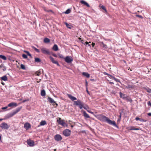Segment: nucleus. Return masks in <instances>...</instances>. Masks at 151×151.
<instances>
[{"instance_id":"obj_64","label":"nucleus","mask_w":151,"mask_h":151,"mask_svg":"<svg viewBox=\"0 0 151 151\" xmlns=\"http://www.w3.org/2000/svg\"><path fill=\"white\" fill-rule=\"evenodd\" d=\"M71 127L72 128H73V125H71Z\"/></svg>"},{"instance_id":"obj_43","label":"nucleus","mask_w":151,"mask_h":151,"mask_svg":"<svg viewBox=\"0 0 151 151\" xmlns=\"http://www.w3.org/2000/svg\"><path fill=\"white\" fill-rule=\"evenodd\" d=\"M59 57L60 58H62V59H64L65 58L64 57V56L62 54H60L59 55Z\"/></svg>"},{"instance_id":"obj_3","label":"nucleus","mask_w":151,"mask_h":151,"mask_svg":"<svg viewBox=\"0 0 151 151\" xmlns=\"http://www.w3.org/2000/svg\"><path fill=\"white\" fill-rule=\"evenodd\" d=\"M101 119L103 121L106 122L112 125L115 126H117L114 121L110 120L109 118L105 116L102 115V116Z\"/></svg>"},{"instance_id":"obj_1","label":"nucleus","mask_w":151,"mask_h":151,"mask_svg":"<svg viewBox=\"0 0 151 151\" xmlns=\"http://www.w3.org/2000/svg\"><path fill=\"white\" fill-rule=\"evenodd\" d=\"M74 105L78 106L80 109H82L83 108L88 112L92 114H94L93 112L90 110H88L89 109V108L87 104H84L83 102H81V100L79 99L78 100L76 101H74Z\"/></svg>"},{"instance_id":"obj_27","label":"nucleus","mask_w":151,"mask_h":151,"mask_svg":"<svg viewBox=\"0 0 151 151\" xmlns=\"http://www.w3.org/2000/svg\"><path fill=\"white\" fill-rule=\"evenodd\" d=\"M21 109V108H18L16 109V110L14 111L13 113L15 114L17 113L19 111L20 109Z\"/></svg>"},{"instance_id":"obj_15","label":"nucleus","mask_w":151,"mask_h":151,"mask_svg":"<svg viewBox=\"0 0 151 151\" xmlns=\"http://www.w3.org/2000/svg\"><path fill=\"white\" fill-rule=\"evenodd\" d=\"M127 129L128 130H139V129L138 128H136L134 126H131L129 127H128L127 128Z\"/></svg>"},{"instance_id":"obj_24","label":"nucleus","mask_w":151,"mask_h":151,"mask_svg":"<svg viewBox=\"0 0 151 151\" xmlns=\"http://www.w3.org/2000/svg\"><path fill=\"white\" fill-rule=\"evenodd\" d=\"M46 122L45 121H42L40 123V126L44 125L46 124Z\"/></svg>"},{"instance_id":"obj_30","label":"nucleus","mask_w":151,"mask_h":151,"mask_svg":"<svg viewBox=\"0 0 151 151\" xmlns=\"http://www.w3.org/2000/svg\"><path fill=\"white\" fill-rule=\"evenodd\" d=\"M101 45H102V46L103 48H107V46L103 42H101Z\"/></svg>"},{"instance_id":"obj_47","label":"nucleus","mask_w":151,"mask_h":151,"mask_svg":"<svg viewBox=\"0 0 151 151\" xmlns=\"http://www.w3.org/2000/svg\"><path fill=\"white\" fill-rule=\"evenodd\" d=\"M147 104L148 106H151V103L150 101H148L147 102Z\"/></svg>"},{"instance_id":"obj_39","label":"nucleus","mask_w":151,"mask_h":151,"mask_svg":"<svg viewBox=\"0 0 151 151\" xmlns=\"http://www.w3.org/2000/svg\"><path fill=\"white\" fill-rule=\"evenodd\" d=\"M71 12V10L69 9H68L65 12V14H68Z\"/></svg>"},{"instance_id":"obj_38","label":"nucleus","mask_w":151,"mask_h":151,"mask_svg":"<svg viewBox=\"0 0 151 151\" xmlns=\"http://www.w3.org/2000/svg\"><path fill=\"white\" fill-rule=\"evenodd\" d=\"M14 115V114L13 112L12 113L9 114H8V118H10L13 116Z\"/></svg>"},{"instance_id":"obj_46","label":"nucleus","mask_w":151,"mask_h":151,"mask_svg":"<svg viewBox=\"0 0 151 151\" xmlns=\"http://www.w3.org/2000/svg\"><path fill=\"white\" fill-rule=\"evenodd\" d=\"M146 91L148 92L149 93H151V89H147Z\"/></svg>"},{"instance_id":"obj_23","label":"nucleus","mask_w":151,"mask_h":151,"mask_svg":"<svg viewBox=\"0 0 151 151\" xmlns=\"http://www.w3.org/2000/svg\"><path fill=\"white\" fill-rule=\"evenodd\" d=\"M52 49L54 50L55 51L58 50V46L56 45H55L53 46L52 47Z\"/></svg>"},{"instance_id":"obj_48","label":"nucleus","mask_w":151,"mask_h":151,"mask_svg":"<svg viewBox=\"0 0 151 151\" xmlns=\"http://www.w3.org/2000/svg\"><path fill=\"white\" fill-rule=\"evenodd\" d=\"M8 107L7 106H5V107H2V109H7Z\"/></svg>"},{"instance_id":"obj_9","label":"nucleus","mask_w":151,"mask_h":151,"mask_svg":"<svg viewBox=\"0 0 151 151\" xmlns=\"http://www.w3.org/2000/svg\"><path fill=\"white\" fill-rule=\"evenodd\" d=\"M27 144L30 147H33L35 145L34 141L31 139H28L27 141Z\"/></svg>"},{"instance_id":"obj_40","label":"nucleus","mask_w":151,"mask_h":151,"mask_svg":"<svg viewBox=\"0 0 151 151\" xmlns=\"http://www.w3.org/2000/svg\"><path fill=\"white\" fill-rule=\"evenodd\" d=\"M24 52L26 53L27 55L29 56L31 58L32 55H31L30 53L29 52L27 51H25Z\"/></svg>"},{"instance_id":"obj_56","label":"nucleus","mask_w":151,"mask_h":151,"mask_svg":"<svg viewBox=\"0 0 151 151\" xmlns=\"http://www.w3.org/2000/svg\"><path fill=\"white\" fill-rule=\"evenodd\" d=\"M44 10L45 11H46V12H47V11H48V10H47V9H46V8H44Z\"/></svg>"},{"instance_id":"obj_51","label":"nucleus","mask_w":151,"mask_h":151,"mask_svg":"<svg viewBox=\"0 0 151 151\" xmlns=\"http://www.w3.org/2000/svg\"><path fill=\"white\" fill-rule=\"evenodd\" d=\"M107 76L109 77H111L112 78V77H113L111 75H110L109 74H108V75H107Z\"/></svg>"},{"instance_id":"obj_13","label":"nucleus","mask_w":151,"mask_h":151,"mask_svg":"<svg viewBox=\"0 0 151 151\" xmlns=\"http://www.w3.org/2000/svg\"><path fill=\"white\" fill-rule=\"evenodd\" d=\"M49 58L50 60L53 63L56 64L58 66H60V65L58 62L55 60L51 56H50Z\"/></svg>"},{"instance_id":"obj_25","label":"nucleus","mask_w":151,"mask_h":151,"mask_svg":"<svg viewBox=\"0 0 151 151\" xmlns=\"http://www.w3.org/2000/svg\"><path fill=\"white\" fill-rule=\"evenodd\" d=\"M50 40L47 38H45L44 39V42L45 43H47L50 42Z\"/></svg>"},{"instance_id":"obj_26","label":"nucleus","mask_w":151,"mask_h":151,"mask_svg":"<svg viewBox=\"0 0 151 151\" xmlns=\"http://www.w3.org/2000/svg\"><path fill=\"white\" fill-rule=\"evenodd\" d=\"M133 88V86L132 85L128 84L126 86V88L127 89L132 88Z\"/></svg>"},{"instance_id":"obj_53","label":"nucleus","mask_w":151,"mask_h":151,"mask_svg":"<svg viewBox=\"0 0 151 151\" xmlns=\"http://www.w3.org/2000/svg\"><path fill=\"white\" fill-rule=\"evenodd\" d=\"M47 12H53L51 10H48L47 11Z\"/></svg>"},{"instance_id":"obj_50","label":"nucleus","mask_w":151,"mask_h":151,"mask_svg":"<svg viewBox=\"0 0 151 151\" xmlns=\"http://www.w3.org/2000/svg\"><path fill=\"white\" fill-rule=\"evenodd\" d=\"M52 55H53V56H54V57H57V55H56V54H54H54H52Z\"/></svg>"},{"instance_id":"obj_54","label":"nucleus","mask_w":151,"mask_h":151,"mask_svg":"<svg viewBox=\"0 0 151 151\" xmlns=\"http://www.w3.org/2000/svg\"><path fill=\"white\" fill-rule=\"evenodd\" d=\"M86 86L88 85V82L86 80Z\"/></svg>"},{"instance_id":"obj_19","label":"nucleus","mask_w":151,"mask_h":151,"mask_svg":"<svg viewBox=\"0 0 151 151\" xmlns=\"http://www.w3.org/2000/svg\"><path fill=\"white\" fill-rule=\"evenodd\" d=\"M81 3L82 4H83L86 6L88 7H89L90 5L89 4L84 0H81L80 1Z\"/></svg>"},{"instance_id":"obj_2","label":"nucleus","mask_w":151,"mask_h":151,"mask_svg":"<svg viewBox=\"0 0 151 151\" xmlns=\"http://www.w3.org/2000/svg\"><path fill=\"white\" fill-rule=\"evenodd\" d=\"M74 105L78 106L80 109H82L83 108L88 112L92 114H94L93 112L90 110H88L89 109V108L87 104H84L83 102H81V100L79 99L78 100L76 101H74Z\"/></svg>"},{"instance_id":"obj_37","label":"nucleus","mask_w":151,"mask_h":151,"mask_svg":"<svg viewBox=\"0 0 151 151\" xmlns=\"http://www.w3.org/2000/svg\"><path fill=\"white\" fill-rule=\"evenodd\" d=\"M112 78L116 81L120 82V81L119 79L115 78L114 77H112Z\"/></svg>"},{"instance_id":"obj_6","label":"nucleus","mask_w":151,"mask_h":151,"mask_svg":"<svg viewBox=\"0 0 151 151\" xmlns=\"http://www.w3.org/2000/svg\"><path fill=\"white\" fill-rule=\"evenodd\" d=\"M41 50L42 52L44 54H50V52L49 50L46 48L44 47H41Z\"/></svg>"},{"instance_id":"obj_18","label":"nucleus","mask_w":151,"mask_h":151,"mask_svg":"<svg viewBox=\"0 0 151 151\" xmlns=\"http://www.w3.org/2000/svg\"><path fill=\"white\" fill-rule=\"evenodd\" d=\"M119 94L120 97L124 99H125L127 97V96L125 94H123L121 92H120L119 93Z\"/></svg>"},{"instance_id":"obj_10","label":"nucleus","mask_w":151,"mask_h":151,"mask_svg":"<svg viewBox=\"0 0 151 151\" xmlns=\"http://www.w3.org/2000/svg\"><path fill=\"white\" fill-rule=\"evenodd\" d=\"M47 101L49 102L50 104L55 103V105L58 106V104L52 98L50 97H48L47 99Z\"/></svg>"},{"instance_id":"obj_7","label":"nucleus","mask_w":151,"mask_h":151,"mask_svg":"<svg viewBox=\"0 0 151 151\" xmlns=\"http://www.w3.org/2000/svg\"><path fill=\"white\" fill-rule=\"evenodd\" d=\"M0 127H1L2 129H8L9 127L7 124L5 122L2 123L0 125Z\"/></svg>"},{"instance_id":"obj_45","label":"nucleus","mask_w":151,"mask_h":151,"mask_svg":"<svg viewBox=\"0 0 151 151\" xmlns=\"http://www.w3.org/2000/svg\"><path fill=\"white\" fill-rule=\"evenodd\" d=\"M52 105L55 107V108H56L57 107V106H56V105H55V103H52L51 104Z\"/></svg>"},{"instance_id":"obj_34","label":"nucleus","mask_w":151,"mask_h":151,"mask_svg":"<svg viewBox=\"0 0 151 151\" xmlns=\"http://www.w3.org/2000/svg\"><path fill=\"white\" fill-rule=\"evenodd\" d=\"M0 58L4 60H6V57L2 55H0Z\"/></svg>"},{"instance_id":"obj_11","label":"nucleus","mask_w":151,"mask_h":151,"mask_svg":"<svg viewBox=\"0 0 151 151\" xmlns=\"http://www.w3.org/2000/svg\"><path fill=\"white\" fill-rule=\"evenodd\" d=\"M54 139L55 140L58 141L62 139V137L60 134H56L54 137Z\"/></svg>"},{"instance_id":"obj_62","label":"nucleus","mask_w":151,"mask_h":151,"mask_svg":"<svg viewBox=\"0 0 151 151\" xmlns=\"http://www.w3.org/2000/svg\"><path fill=\"white\" fill-rule=\"evenodd\" d=\"M88 45L89 47H91V45L90 44H88Z\"/></svg>"},{"instance_id":"obj_59","label":"nucleus","mask_w":151,"mask_h":151,"mask_svg":"<svg viewBox=\"0 0 151 151\" xmlns=\"http://www.w3.org/2000/svg\"><path fill=\"white\" fill-rule=\"evenodd\" d=\"M104 74L105 75H107H107H108V73H106V72H104Z\"/></svg>"},{"instance_id":"obj_33","label":"nucleus","mask_w":151,"mask_h":151,"mask_svg":"<svg viewBox=\"0 0 151 151\" xmlns=\"http://www.w3.org/2000/svg\"><path fill=\"white\" fill-rule=\"evenodd\" d=\"M41 60L39 58H35V61L36 62L39 63L40 62Z\"/></svg>"},{"instance_id":"obj_58","label":"nucleus","mask_w":151,"mask_h":151,"mask_svg":"<svg viewBox=\"0 0 151 151\" xmlns=\"http://www.w3.org/2000/svg\"><path fill=\"white\" fill-rule=\"evenodd\" d=\"M104 74L105 75H107H107H108V73H106V72H104Z\"/></svg>"},{"instance_id":"obj_63","label":"nucleus","mask_w":151,"mask_h":151,"mask_svg":"<svg viewBox=\"0 0 151 151\" xmlns=\"http://www.w3.org/2000/svg\"><path fill=\"white\" fill-rule=\"evenodd\" d=\"M109 83L110 84H114V83L112 82H110Z\"/></svg>"},{"instance_id":"obj_31","label":"nucleus","mask_w":151,"mask_h":151,"mask_svg":"<svg viewBox=\"0 0 151 151\" xmlns=\"http://www.w3.org/2000/svg\"><path fill=\"white\" fill-rule=\"evenodd\" d=\"M2 80L4 81H6L7 80V78L6 76H3L1 77Z\"/></svg>"},{"instance_id":"obj_44","label":"nucleus","mask_w":151,"mask_h":151,"mask_svg":"<svg viewBox=\"0 0 151 151\" xmlns=\"http://www.w3.org/2000/svg\"><path fill=\"white\" fill-rule=\"evenodd\" d=\"M101 8L102 9L104 10H105V11H106V9L105 7L104 6H102L101 7Z\"/></svg>"},{"instance_id":"obj_41","label":"nucleus","mask_w":151,"mask_h":151,"mask_svg":"<svg viewBox=\"0 0 151 151\" xmlns=\"http://www.w3.org/2000/svg\"><path fill=\"white\" fill-rule=\"evenodd\" d=\"M20 67L23 70H25V67L24 65L23 64H21L20 65Z\"/></svg>"},{"instance_id":"obj_32","label":"nucleus","mask_w":151,"mask_h":151,"mask_svg":"<svg viewBox=\"0 0 151 151\" xmlns=\"http://www.w3.org/2000/svg\"><path fill=\"white\" fill-rule=\"evenodd\" d=\"M32 48L36 52H37L39 53L40 52V51L38 49H37L35 47H34V46H32Z\"/></svg>"},{"instance_id":"obj_4","label":"nucleus","mask_w":151,"mask_h":151,"mask_svg":"<svg viewBox=\"0 0 151 151\" xmlns=\"http://www.w3.org/2000/svg\"><path fill=\"white\" fill-rule=\"evenodd\" d=\"M57 122H58L59 124L61 125L63 127H64L65 125L66 124L65 123L64 120H62L61 119L60 117L58 118V119L57 120Z\"/></svg>"},{"instance_id":"obj_35","label":"nucleus","mask_w":151,"mask_h":151,"mask_svg":"<svg viewBox=\"0 0 151 151\" xmlns=\"http://www.w3.org/2000/svg\"><path fill=\"white\" fill-rule=\"evenodd\" d=\"M65 24L66 25V27L68 28H69V29H71V26L69 24H68L67 22H65Z\"/></svg>"},{"instance_id":"obj_8","label":"nucleus","mask_w":151,"mask_h":151,"mask_svg":"<svg viewBox=\"0 0 151 151\" xmlns=\"http://www.w3.org/2000/svg\"><path fill=\"white\" fill-rule=\"evenodd\" d=\"M65 61L68 63H70L73 61L72 58L70 56H67L64 58Z\"/></svg>"},{"instance_id":"obj_60","label":"nucleus","mask_w":151,"mask_h":151,"mask_svg":"<svg viewBox=\"0 0 151 151\" xmlns=\"http://www.w3.org/2000/svg\"><path fill=\"white\" fill-rule=\"evenodd\" d=\"M104 74L105 75H107H107H108V73H106V72H104Z\"/></svg>"},{"instance_id":"obj_14","label":"nucleus","mask_w":151,"mask_h":151,"mask_svg":"<svg viewBox=\"0 0 151 151\" xmlns=\"http://www.w3.org/2000/svg\"><path fill=\"white\" fill-rule=\"evenodd\" d=\"M24 127L26 130H27L31 128V125L29 123L27 122L24 124Z\"/></svg>"},{"instance_id":"obj_16","label":"nucleus","mask_w":151,"mask_h":151,"mask_svg":"<svg viewBox=\"0 0 151 151\" xmlns=\"http://www.w3.org/2000/svg\"><path fill=\"white\" fill-rule=\"evenodd\" d=\"M68 97L72 100L74 101V100H77V99L76 97L73 96L69 94H67Z\"/></svg>"},{"instance_id":"obj_42","label":"nucleus","mask_w":151,"mask_h":151,"mask_svg":"<svg viewBox=\"0 0 151 151\" xmlns=\"http://www.w3.org/2000/svg\"><path fill=\"white\" fill-rule=\"evenodd\" d=\"M22 57L24 59H27V56L25 54H22Z\"/></svg>"},{"instance_id":"obj_17","label":"nucleus","mask_w":151,"mask_h":151,"mask_svg":"<svg viewBox=\"0 0 151 151\" xmlns=\"http://www.w3.org/2000/svg\"><path fill=\"white\" fill-rule=\"evenodd\" d=\"M17 106V103H14V102H11L9 104L8 106V107H12V106H14L16 107Z\"/></svg>"},{"instance_id":"obj_29","label":"nucleus","mask_w":151,"mask_h":151,"mask_svg":"<svg viewBox=\"0 0 151 151\" xmlns=\"http://www.w3.org/2000/svg\"><path fill=\"white\" fill-rule=\"evenodd\" d=\"M41 95L42 96H45V92L44 90H41Z\"/></svg>"},{"instance_id":"obj_55","label":"nucleus","mask_w":151,"mask_h":151,"mask_svg":"<svg viewBox=\"0 0 151 151\" xmlns=\"http://www.w3.org/2000/svg\"><path fill=\"white\" fill-rule=\"evenodd\" d=\"M149 116H151V113H149L147 114Z\"/></svg>"},{"instance_id":"obj_52","label":"nucleus","mask_w":151,"mask_h":151,"mask_svg":"<svg viewBox=\"0 0 151 151\" xmlns=\"http://www.w3.org/2000/svg\"><path fill=\"white\" fill-rule=\"evenodd\" d=\"M91 43V42H88L87 41H86V42H85V44H86V45H88V44L89 43Z\"/></svg>"},{"instance_id":"obj_28","label":"nucleus","mask_w":151,"mask_h":151,"mask_svg":"<svg viewBox=\"0 0 151 151\" xmlns=\"http://www.w3.org/2000/svg\"><path fill=\"white\" fill-rule=\"evenodd\" d=\"M21 109V108H18L16 109V110L14 111L13 113L15 114L17 113L19 111L20 109Z\"/></svg>"},{"instance_id":"obj_57","label":"nucleus","mask_w":151,"mask_h":151,"mask_svg":"<svg viewBox=\"0 0 151 151\" xmlns=\"http://www.w3.org/2000/svg\"><path fill=\"white\" fill-rule=\"evenodd\" d=\"M3 65H0V68H2L3 67Z\"/></svg>"},{"instance_id":"obj_12","label":"nucleus","mask_w":151,"mask_h":151,"mask_svg":"<svg viewBox=\"0 0 151 151\" xmlns=\"http://www.w3.org/2000/svg\"><path fill=\"white\" fill-rule=\"evenodd\" d=\"M81 112L83 114V116H84L85 118H90L89 115L83 109L82 110Z\"/></svg>"},{"instance_id":"obj_5","label":"nucleus","mask_w":151,"mask_h":151,"mask_svg":"<svg viewBox=\"0 0 151 151\" xmlns=\"http://www.w3.org/2000/svg\"><path fill=\"white\" fill-rule=\"evenodd\" d=\"M71 133L70 130L66 129L64 130L63 132V135L66 137H68L70 136Z\"/></svg>"},{"instance_id":"obj_49","label":"nucleus","mask_w":151,"mask_h":151,"mask_svg":"<svg viewBox=\"0 0 151 151\" xmlns=\"http://www.w3.org/2000/svg\"><path fill=\"white\" fill-rule=\"evenodd\" d=\"M95 44L94 43L92 42V45L93 47L95 46Z\"/></svg>"},{"instance_id":"obj_61","label":"nucleus","mask_w":151,"mask_h":151,"mask_svg":"<svg viewBox=\"0 0 151 151\" xmlns=\"http://www.w3.org/2000/svg\"><path fill=\"white\" fill-rule=\"evenodd\" d=\"M1 84L3 85H5V83L4 82H2L1 83Z\"/></svg>"},{"instance_id":"obj_21","label":"nucleus","mask_w":151,"mask_h":151,"mask_svg":"<svg viewBox=\"0 0 151 151\" xmlns=\"http://www.w3.org/2000/svg\"><path fill=\"white\" fill-rule=\"evenodd\" d=\"M125 99L127 101L130 102V103H132V99L129 96H127Z\"/></svg>"},{"instance_id":"obj_20","label":"nucleus","mask_w":151,"mask_h":151,"mask_svg":"<svg viewBox=\"0 0 151 151\" xmlns=\"http://www.w3.org/2000/svg\"><path fill=\"white\" fill-rule=\"evenodd\" d=\"M135 120L137 121L139 120L141 122H146V120L143 119L139 118L138 117H136L135 118Z\"/></svg>"},{"instance_id":"obj_36","label":"nucleus","mask_w":151,"mask_h":151,"mask_svg":"<svg viewBox=\"0 0 151 151\" xmlns=\"http://www.w3.org/2000/svg\"><path fill=\"white\" fill-rule=\"evenodd\" d=\"M35 74L37 76H39L41 74V71L40 70H39L36 72Z\"/></svg>"},{"instance_id":"obj_22","label":"nucleus","mask_w":151,"mask_h":151,"mask_svg":"<svg viewBox=\"0 0 151 151\" xmlns=\"http://www.w3.org/2000/svg\"><path fill=\"white\" fill-rule=\"evenodd\" d=\"M82 74L86 77L87 78H89L90 77V75L87 73L86 72H83L82 73Z\"/></svg>"}]
</instances>
